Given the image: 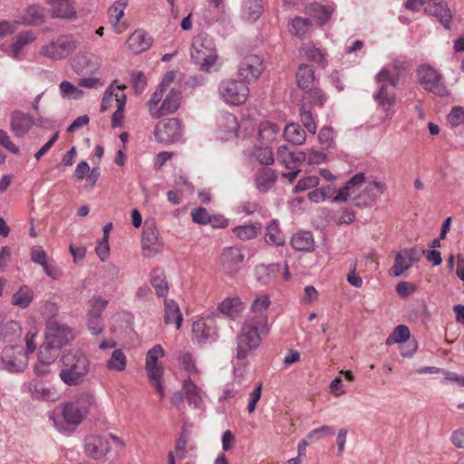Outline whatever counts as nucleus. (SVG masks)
Listing matches in <instances>:
<instances>
[{
    "label": "nucleus",
    "instance_id": "obj_54",
    "mask_svg": "<svg viewBox=\"0 0 464 464\" xmlns=\"http://www.w3.org/2000/svg\"><path fill=\"white\" fill-rule=\"evenodd\" d=\"M319 184V179L316 176H307L298 180L294 188V193H300L306 189L315 188Z\"/></svg>",
    "mask_w": 464,
    "mask_h": 464
},
{
    "label": "nucleus",
    "instance_id": "obj_29",
    "mask_svg": "<svg viewBox=\"0 0 464 464\" xmlns=\"http://www.w3.org/2000/svg\"><path fill=\"white\" fill-rule=\"evenodd\" d=\"M166 96L160 105L162 116L175 112L180 105V92L171 88L167 91Z\"/></svg>",
    "mask_w": 464,
    "mask_h": 464
},
{
    "label": "nucleus",
    "instance_id": "obj_24",
    "mask_svg": "<svg viewBox=\"0 0 464 464\" xmlns=\"http://www.w3.org/2000/svg\"><path fill=\"white\" fill-rule=\"evenodd\" d=\"M277 179L276 171L270 168H261L254 175V183L260 193L268 192Z\"/></svg>",
    "mask_w": 464,
    "mask_h": 464
},
{
    "label": "nucleus",
    "instance_id": "obj_51",
    "mask_svg": "<svg viewBox=\"0 0 464 464\" xmlns=\"http://www.w3.org/2000/svg\"><path fill=\"white\" fill-rule=\"evenodd\" d=\"M412 266V263L408 259L403 251L399 252L395 257L394 265L392 266L393 274L395 276H400L406 270Z\"/></svg>",
    "mask_w": 464,
    "mask_h": 464
},
{
    "label": "nucleus",
    "instance_id": "obj_6",
    "mask_svg": "<svg viewBox=\"0 0 464 464\" xmlns=\"http://www.w3.org/2000/svg\"><path fill=\"white\" fill-rule=\"evenodd\" d=\"M190 55L192 62L199 66L200 71L208 72L218 58L213 40L205 34L195 36Z\"/></svg>",
    "mask_w": 464,
    "mask_h": 464
},
{
    "label": "nucleus",
    "instance_id": "obj_10",
    "mask_svg": "<svg viewBox=\"0 0 464 464\" xmlns=\"http://www.w3.org/2000/svg\"><path fill=\"white\" fill-rule=\"evenodd\" d=\"M182 134V125L177 118H169L158 122L154 130L156 140L164 144L179 141Z\"/></svg>",
    "mask_w": 464,
    "mask_h": 464
},
{
    "label": "nucleus",
    "instance_id": "obj_32",
    "mask_svg": "<svg viewBox=\"0 0 464 464\" xmlns=\"http://www.w3.org/2000/svg\"><path fill=\"white\" fill-rule=\"evenodd\" d=\"M324 192L325 200H330L332 203H342L348 200V181L345 182L339 189L334 186L328 185L321 188Z\"/></svg>",
    "mask_w": 464,
    "mask_h": 464
},
{
    "label": "nucleus",
    "instance_id": "obj_61",
    "mask_svg": "<svg viewBox=\"0 0 464 464\" xmlns=\"http://www.w3.org/2000/svg\"><path fill=\"white\" fill-rule=\"evenodd\" d=\"M191 217L193 222L200 225H207L210 221V215L207 209L202 207L192 209Z\"/></svg>",
    "mask_w": 464,
    "mask_h": 464
},
{
    "label": "nucleus",
    "instance_id": "obj_47",
    "mask_svg": "<svg viewBox=\"0 0 464 464\" xmlns=\"http://www.w3.org/2000/svg\"><path fill=\"white\" fill-rule=\"evenodd\" d=\"M311 26L312 22L310 19L297 16L290 23V32L298 37H302L309 32Z\"/></svg>",
    "mask_w": 464,
    "mask_h": 464
},
{
    "label": "nucleus",
    "instance_id": "obj_11",
    "mask_svg": "<svg viewBox=\"0 0 464 464\" xmlns=\"http://www.w3.org/2000/svg\"><path fill=\"white\" fill-rule=\"evenodd\" d=\"M1 360L4 368L11 372H23L28 365V355L21 346H5Z\"/></svg>",
    "mask_w": 464,
    "mask_h": 464
},
{
    "label": "nucleus",
    "instance_id": "obj_1",
    "mask_svg": "<svg viewBox=\"0 0 464 464\" xmlns=\"http://www.w3.org/2000/svg\"><path fill=\"white\" fill-rule=\"evenodd\" d=\"M270 298L266 295H258L251 305L252 314L249 315L237 336V359L241 361L256 350L261 343V336L269 332L268 319L266 314L270 306Z\"/></svg>",
    "mask_w": 464,
    "mask_h": 464
},
{
    "label": "nucleus",
    "instance_id": "obj_60",
    "mask_svg": "<svg viewBox=\"0 0 464 464\" xmlns=\"http://www.w3.org/2000/svg\"><path fill=\"white\" fill-rule=\"evenodd\" d=\"M237 212L238 214L252 215L262 209L261 206L255 201H244L237 207Z\"/></svg>",
    "mask_w": 464,
    "mask_h": 464
},
{
    "label": "nucleus",
    "instance_id": "obj_4",
    "mask_svg": "<svg viewBox=\"0 0 464 464\" xmlns=\"http://www.w3.org/2000/svg\"><path fill=\"white\" fill-rule=\"evenodd\" d=\"M386 185L382 182H366L364 173L360 172L350 178V206L364 207L371 205L375 200L373 188L381 194L386 190Z\"/></svg>",
    "mask_w": 464,
    "mask_h": 464
},
{
    "label": "nucleus",
    "instance_id": "obj_50",
    "mask_svg": "<svg viewBox=\"0 0 464 464\" xmlns=\"http://www.w3.org/2000/svg\"><path fill=\"white\" fill-rule=\"evenodd\" d=\"M300 117L301 121L303 122L304 126L306 128V130L314 134L317 129L316 122L312 111V109H310L307 105H301L300 108Z\"/></svg>",
    "mask_w": 464,
    "mask_h": 464
},
{
    "label": "nucleus",
    "instance_id": "obj_25",
    "mask_svg": "<svg viewBox=\"0 0 464 464\" xmlns=\"http://www.w3.org/2000/svg\"><path fill=\"white\" fill-rule=\"evenodd\" d=\"M152 37L143 30H136L127 40V46L133 53H140L152 44Z\"/></svg>",
    "mask_w": 464,
    "mask_h": 464
},
{
    "label": "nucleus",
    "instance_id": "obj_22",
    "mask_svg": "<svg viewBox=\"0 0 464 464\" xmlns=\"http://www.w3.org/2000/svg\"><path fill=\"white\" fill-rule=\"evenodd\" d=\"M182 390L188 403L195 409H200L203 405L206 393L190 378L184 380Z\"/></svg>",
    "mask_w": 464,
    "mask_h": 464
},
{
    "label": "nucleus",
    "instance_id": "obj_16",
    "mask_svg": "<svg viewBox=\"0 0 464 464\" xmlns=\"http://www.w3.org/2000/svg\"><path fill=\"white\" fill-rule=\"evenodd\" d=\"M110 450L106 437L91 434L84 439V453L93 459H102Z\"/></svg>",
    "mask_w": 464,
    "mask_h": 464
},
{
    "label": "nucleus",
    "instance_id": "obj_59",
    "mask_svg": "<svg viewBox=\"0 0 464 464\" xmlns=\"http://www.w3.org/2000/svg\"><path fill=\"white\" fill-rule=\"evenodd\" d=\"M293 153L286 145L280 146L277 150V159L286 169L293 168Z\"/></svg>",
    "mask_w": 464,
    "mask_h": 464
},
{
    "label": "nucleus",
    "instance_id": "obj_35",
    "mask_svg": "<svg viewBox=\"0 0 464 464\" xmlns=\"http://www.w3.org/2000/svg\"><path fill=\"white\" fill-rule=\"evenodd\" d=\"M34 296V291L29 286L24 285L12 295L11 303L14 306L24 309L31 304Z\"/></svg>",
    "mask_w": 464,
    "mask_h": 464
},
{
    "label": "nucleus",
    "instance_id": "obj_12",
    "mask_svg": "<svg viewBox=\"0 0 464 464\" xmlns=\"http://www.w3.org/2000/svg\"><path fill=\"white\" fill-rule=\"evenodd\" d=\"M244 255L237 246H228L223 249L220 256L222 270L229 276H236L243 266Z\"/></svg>",
    "mask_w": 464,
    "mask_h": 464
},
{
    "label": "nucleus",
    "instance_id": "obj_43",
    "mask_svg": "<svg viewBox=\"0 0 464 464\" xmlns=\"http://www.w3.org/2000/svg\"><path fill=\"white\" fill-rule=\"evenodd\" d=\"M59 349L53 343L44 340L38 352V361L45 363H53L59 355Z\"/></svg>",
    "mask_w": 464,
    "mask_h": 464
},
{
    "label": "nucleus",
    "instance_id": "obj_33",
    "mask_svg": "<svg viewBox=\"0 0 464 464\" xmlns=\"http://www.w3.org/2000/svg\"><path fill=\"white\" fill-rule=\"evenodd\" d=\"M45 20L44 8L32 5L25 9L22 24L24 25H40Z\"/></svg>",
    "mask_w": 464,
    "mask_h": 464
},
{
    "label": "nucleus",
    "instance_id": "obj_19",
    "mask_svg": "<svg viewBox=\"0 0 464 464\" xmlns=\"http://www.w3.org/2000/svg\"><path fill=\"white\" fill-rule=\"evenodd\" d=\"M24 391L30 393L34 400L39 401H56L58 396L55 390L45 385L38 380H32L23 386Z\"/></svg>",
    "mask_w": 464,
    "mask_h": 464
},
{
    "label": "nucleus",
    "instance_id": "obj_27",
    "mask_svg": "<svg viewBox=\"0 0 464 464\" xmlns=\"http://www.w3.org/2000/svg\"><path fill=\"white\" fill-rule=\"evenodd\" d=\"M291 246L296 251L310 252L314 250V239L310 231L301 230L291 237Z\"/></svg>",
    "mask_w": 464,
    "mask_h": 464
},
{
    "label": "nucleus",
    "instance_id": "obj_30",
    "mask_svg": "<svg viewBox=\"0 0 464 464\" xmlns=\"http://www.w3.org/2000/svg\"><path fill=\"white\" fill-rule=\"evenodd\" d=\"M150 284L154 287L157 296L166 298L169 293V284L165 273L160 268H155L150 273Z\"/></svg>",
    "mask_w": 464,
    "mask_h": 464
},
{
    "label": "nucleus",
    "instance_id": "obj_37",
    "mask_svg": "<svg viewBox=\"0 0 464 464\" xmlns=\"http://www.w3.org/2000/svg\"><path fill=\"white\" fill-rule=\"evenodd\" d=\"M305 131L297 123L287 124L284 130L285 139L295 145H301L305 140Z\"/></svg>",
    "mask_w": 464,
    "mask_h": 464
},
{
    "label": "nucleus",
    "instance_id": "obj_15",
    "mask_svg": "<svg viewBox=\"0 0 464 464\" xmlns=\"http://www.w3.org/2000/svg\"><path fill=\"white\" fill-rule=\"evenodd\" d=\"M142 250L144 255L151 256L159 253L162 248V242L154 222L146 221L142 232Z\"/></svg>",
    "mask_w": 464,
    "mask_h": 464
},
{
    "label": "nucleus",
    "instance_id": "obj_42",
    "mask_svg": "<svg viewBox=\"0 0 464 464\" xmlns=\"http://www.w3.org/2000/svg\"><path fill=\"white\" fill-rule=\"evenodd\" d=\"M219 128L224 132L222 139H229L237 136L238 129V123L235 115L227 113L222 116L221 121L219 122Z\"/></svg>",
    "mask_w": 464,
    "mask_h": 464
},
{
    "label": "nucleus",
    "instance_id": "obj_8",
    "mask_svg": "<svg viewBox=\"0 0 464 464\" xmlns=\"http://www.w3.org/2000/svg\"><path fill=\"white\" fill-rule=\"evenodd\" d=\"M218 93L220 98L227 104L241 105L246 101L249 89L243 80L227 79L220 82Z\"/></svg>",
    "mask_w": 464,
    "mask_h": 464
},
{
    "label": "nucleus",
    "instance_id": "obj_44",
    "mask_svg": "<svg viewBox=\"0 0 464 464\" xmlns=\"http://www.w3.org/2000/svg\"><path fill=\"white\" fill-rule=\"evenodd\" d=\"M106 366L109 370L115 372H122L126 369L127 358L121 349H114Z\"/></svg>",
    "mask_w": 464,
    "mask_h": 464
},
{
    "label": "nucleus",
    "instance_id": "obj_17",
    "mask_svg": "<svg viewBox=\"0 0 464 464\" xmlns=\"http://www.w3.org/2000/svg\"><path fill=\"white\" fill-rule=\"evenodd\" d=\"M11 130L16 137H24L33 125H42V121H34L33 117L21 111H14L11 114Z\"/></svg>",
    "mask_w": 464,
    "mask_h": 464
},
{
    "label": "nucleus",
    "instance_id": "obj_46",
    "mask_svg": "<svg viewBox=\"0 0 464 464\" xmlns=\"http://www.w3.org/2000/svg\"><path fill=\"white\" fill-rule=\"evenodd\" d=\"M166 92V90L158 86L157 90L152 93L150 101L148 102V108L151 117L157 119L162 117V112H160V106H159V103L163 100V96Z\"/></svg>",
    "mask_w": 464,
    "mask_h": 464
},
{
    "label": "nucleus",
    "instance_id": "obj_48",
    "mask_svg": "<svg viewBox=\"0 0 464 464\" xmlns=\"http://www.w3.org/2000/svg\"><path fill=\"white\" fill-rule=\"evenodd\" d=\"M411 333L408 326L400 324L396 326L393 332L386 339V344L392 345L394 343H401L410 338Z\"/></svg>",
    "mask_w": 464,
    "mask_h": 464
},
{
    "label": "nucleus",
    "instance_id": "obj_28",
    "mask_svg": "<svg viewBox=\"0 0 464 464\" xmlns=\"http://www.w3.org/2000/svg\"><path fill=\"white\" fill-rule=\"evenodd\" d=\"M164 322L167 324H175L179 330L183 322V316L179 304L171 299L164 298Z\"/></svg>",
    "mask_w": 464,
    "mask_h": 464
},
{
    "label": "nucleus",
    "instance_id": "obj_49",
    "mask_svg": "<svg viewBox=\"0 0 464 464\" xmlns=\"http://www.w3.org/2000/svg\"><path fill=\"white\" fill-rule=\"evenodd\" d=\"M278 131V126L269 121H265L259 126L258 137L263 142H270L276 139Z\"/></svg>",
    "mask_w": 464,
    "mask_h": 464
},
{
    "label": "nucleus",
    "instance_id": "obj_57",
    "mask_svg": "<svg viewBox=\"0 0 464 464\" xmlns=\"http://www.w3.org/2000/svg\"><path fill=\"white\" fill-rule=\"evenodd\" d=\"M183 368L189 375V378L194 374H198L199 371L196 367L195 361L190 353L181 354L179 358Z\"/></svg>",
    "mask_w": 464,
    "mask_h": 464
},
{
    "label": "nucleus",
    "instance_id": "obj_38",
    "mask_svg": "<svg viewBox=\"0 0 464 464\" xmlns=\"http://www.w3.org/2000/svg\"><path fill=\"white\" fill-rule=\"evenodd\" d=\"M298 86L303 90H309L314 86V72L313 69L306 64H301L296 72Z\"/></svg>",
    "mask_w": 464,
    "mask_h": 464
},
{
    "label": "nucleus",
    "instance_id": "obj_7",
    "mask_svg": "<svg viewBox=\"0 0 464 464\" xmlns=\"http://www.w3.org/2000/svg\"><path fill=\"white\" fill-rule=\"evenodd\" d=\"M420 84L429 92L440 97H446L450 91L443 82L442 74L429 64H422L417 69Z\"/></svg>",
    "mask_w": 464,
    "mask_h": 464
},
{
    "label": "nucleus",
    "instance_id": "obj_34",
    "mask_svg": "<svg viewBox=\"0 0 464 464\" xmlns=\"http://www.w3.org/2000/svg\"><path fill=\"white\" fill-rule=\"evenodd\" d=\"M326 100L327 98L322 90L318 88H311L305 91L302 98L301 105H307L313 110L315 107H323Z\"/></svg>",
    "mask_w": 464,
    "mask_h": 464
},
{
    "label": "nucleus",
    "instance_id": "obj_62",
    "mask_svg": "<svg viewBox=\"0 0 464 464\" xmlns=\"http://www.w3.org/2000/svg\"><path fill=\"white\" fill-rule=\"evenodd\" d=\"M131 83L136 93L142 92L147 84L144 73L142 72H132Z\"/></svg>",
    "mask_w": 464,
    "mask_h": 464
},
{
    "label": "nucleus",
    "instance_id": "obj_36",
    "mask_svg": "<svg viewBox=\"0 0 464 464\" xmlns=\"http://www.w3.org/2000/svg\"><path fill=\"white\" fill-rule=\"evenodd\" d=\"M262 229V225L259 222H254L235 227L233 234L241 240H249L257 237Z\"/></svg>",
    "mask_w": 464,
    "mask_h": 464
},
{
    "label": "nucleus",
    "instance_id": "obj_39",
    "mask_svg": "<svg viewBox=\"0 0 464 464\" xmlns=\"http://www.w3.org/2000/svg\"><path fill=\"white\" fill-rule=\"evenodd\" d=\"M266 242L269 245L283 246L285 242L284 234L279 228L277 220H272L266 227Z\"/></svg>",
    "mask_w": 464,
    "mask_h": 464
},
{
    "label": "nucleus",
    "instance_id": "obj_13",
    "mask_svg": "<svg viewBox=\"0 0 464 464\" xmlns=\"http://www.w3.org/2000/svg\"><path fill=\"white\" fill-rule=\"evenodd\" d=\"M263 71V62L256 54L246 55L238 65V75L245 82L256 81Z\"/></svg>",
    "mask_w": 464,
    "mask_h": 464
},
{
    "label": "nucleus",
    "instance_id": "obj_20",
    "mask_svg": "<svg viewBox=\"0 0 464 464\" xmlns=\"http://www.w3.org/2000/svg\"><path fill=\"white\" fill-rule=\"evenodd\" d=\"M424 11L426 14L435 16L446 29L450 28L452 14L445 1L434 0L432 3H430L425 6Z\"/></svg>",
    "mask_w": 464,
    "mask_h": 464
},
{
    "label": "nucleus",
    "instance_id": "obj_45",
    "mask_svg": "<svg viewBox=\"0 0 464 464\" xmlns=\"http://www.w3.org/2000/svg\"><path fill=\"white\" fill-rule=\"evenodd\" d=\"M34 40L35 36L34 35L32 31L20 33L17 35L15 42L12 44L13 57L16 60H19V55L23 48L25 45L33 43Z\"/></svg>",
    "mask_w": 464,
    "mask_h": 464
},
{
    "label": "nucleus",
    "instance_id": "obj_63",
    "mask_svg": "<svg viewBox=\"0 0 464 464\" xmlns=\"http://www.w3.org/2000/svg\"><path fill=\"white\" fill-rule=\"evenodd\" d=\"M448 118L453 126L464 125V109L460 106L453 107Z\"/></svg>",
    "mask_w": 464,
    "mask_h": 464
},
{
    "label": "nucleus",
    "instance_id": "obj_56",
    "mask_svg": "<svg viewBox=\"0 0 464 464\" xmlns=\"http://www.w3.org/2000/svg\"><path fill=\"white\" fill-rule=\"evenodd\" d=\"M254 156L262 165H271L274 162L273 152L268 147L256 149Z\"/></svg>",
    "mask_w": 464,
    "mask_h": 464
},
{
    "label": "nucleus",
    "instance_id": "obj_64",
    "mask_svg": "<svg viewBox=\"0 0 464 464\" xmlns=\"http://www.w3.org/2000/svg\"><path fill=\"white\" fill-rule=\"evenodd\" d=\"M326 156L324 152L315 150H309L307 151V163L310 165H319L324 162Z\"/></svg>",
    "mask_w": 464,
    "mask_h": 464
},
{
    "label": "nucleus",
    "instance_id": "obj_5",
    "mask_svg": "<svg viewBox=\"0 0 464 464\" xmlns=\"http://www.w3.org/2000/svg\"><path fill=\"white\" fill-rule=\"evenodd\" d=\"M375 81L380 83L378 92L374 94L378 108L384 112V120L392 117L394 111L392 110L395 104L394 88L398 84L399 78L391 75L390 72L382 68L375 76Z\"/></svg>",
    "mask_w": 464,
    "mask_h": 464
},
{
    "label": "nucleus",
    "instance_id": "obj_55",
    "mask_svg": "<svg viewBox=\"0 0 464 464\" xmlns=\"http://www.w3.org/2000/svg\"><path fill=\"white\" fill-rule=\"evenodd\" d=\"M305 55L308 59L315 62L322 67L326 65L325 53L319 48L314 46H308L305 49Z\"/></svg>",
    "mask_w": 464,
    "mask_h": 464
},
{
    "label": "nucleus",
    "instance_id": "obj_14",
    "mask_svg": "<svg viewBox=\"0 0 464 464\" xmlns=\"http://www.w3.org/2000/svg\"><path fill=\"white\" fill-rule=\"evenodd\" d=\"M72 339L73 334L68 326L60 324L56 321H48L45 340L53 343L56 348L61 350L63 346L68 344Z\"/></svg>",
    "mask_w": 464,
    "mask_h": 464
},
{
    "label": "nucleus",
    "instance_id": "obj_40",
    "mask_svg": "<svg viewBox=\"0 0 464 464\" xmlns=\"http://www.w3.org/2000/svg\"><path fill=\"white\" fill-rule=\"evenodd\" d=\"M218 309L222 314L234 319L243 311L244 305L238 297H229L219 304Z\"/></svg>",
    "mask_w": 464,
    "mask_h": 464
},
{
    "label": "nucleus",
    "instance_id": "obj_3",
    "mask_svg": "<svg viewBox=\"0 0 464 464\" xmlns=\"http://www.w3.org/2000/svg\"><path fill=\"white\" fill-rule=\"evenodd\" d=\"M61 380L69 386L82 383L90 371V361L79 350H70L61 358Z\"/></svg>",
    "mask_w": 464,
    "mask_h": 464
},
{
    "label": "nucleus",
    "instance_id": "obj_23",
    "mask_svg": "<svg viewBox=\"0 0 464 464\" xmlns=\"http://www.w3.org/2000/svg\"><path fill=\"white\" fill-rule=\"evenodd\" d=\"M164 354L165 352L160 344L154 345L148 351L145 366L150 379H158L162 377L163 370L158 366L157 362L159 358L163 357Z\"/></svg>",
    "mask_w": 464,
    "mask_h": 464
},
{
    "label": "nucleus",
    "instance_id": "obj_21",
    "mask_svg": "<svg viewBox=\"0 0 464 464\" xmlns=\"http://www.w3.org/2000/svg\"><path fill=\"white\" fill-rule=\"evenodd\" d=\"M194 339L198 343L202 344L209 340H213L216 335V329L212 319H199L194 322L192 325Z\"/></svg>",
    "mask_w": 464,
    "mask_h": 464
},
{
    "label": "nucleus",
    "instance_id": "obj_41",
    "mask_svg": "<svg viewBox=\"0 0 464 464\" xmlns=\"http://www.w3.org/2000/svg\"><path fill=\"white\" fill-rule=\"evenodd\" d=\"M308 13L317 24H324L329 20L333 8L328 5L314 3L308 7Z\"/></svg>",
    "mask_w": 464,
    "mask_h": 464
},
{
    "label": "nucleus",
    "instance_id": "obj_26",
    "mask_svg": "<svg viewBox=\"0 0 464 464\" xmlns=\"http://www.w3.org/2000/svg\"><path fill=\"white\" fill-rule=\"evenodd\" d=\"M263 11L262 0H243L241 18L248 23H254L261 16Z\"/></svg>",
    "mask_w": 464,
    "mask_h": 464
},
{
    "label": "nucleus",
    "instance_id": "obj_18",
    "mask_svg": "<svg viewBox=\"0 0 464 464\" xmlns=\"http://www.w3.org/2000/svg\"><path fill=\"white\" fill-rule=\"evenodd\" d=\"M51 7L52 17L74 21L78 18V12L74 6V0H46Z\"/></svg>",
    "mask_w": 464,
    "mask_h": 464
},
{
    "label": "nucleus",
    "instance_id": "obj_2",
    "mask_svg": "<svg viewBox=\"0 0 464 464\" xmlns=\"http://www.w3.org/2000/svg\"><path fill=\"white\" fill-rule=\"evenodd\" d=\"M94 403L90 393H82L72 400L63 403L61 408L62 420L53 418V425L63 433H71L84 420Z\"/></svg>",
    "mask_w": 464,
    "mask_h": 464
},
{
    "label": "nucleus",
    "instance_id": "obj_9",
    "mask_svg": "<svg viewBox=\"0 0 464 464\" xmlns=\"http://www.w3.org/2000/svg\"><path fill=\"white\" fill-rule=\"evenodd\" d=\"M76 46V41L72 35H60L44 44L40 51V54L52 60H62L72 53Z\"/></svg>",
    "mask_w": 464,
    "mask_h": 464
},
{
    "label": "nucleus",
    "instance_id": "obj_53",
    "mask_svg": "<svg viewBox=\"0 0 464 464\" xmlns=\"http://www.w3.org/2000/svg\"><path fill=\"white\" fill-rule=\"evenodd\" d=\"M108 304V301L102 297L92 300V309L88 313V318L102 319V314Z\"/></svg>",
    "mask_w": 464,
    "mask_h": 464
},
{
    "label": "nucleus",
    "instance_id": "obj_52",
    "mask_svg": "<svg viewBox=\"0 0 464 464\" xmlns=\"http://www.w3.org/2000/svg\"><path fill=\"white\" fill-rule=\"evenodd\" d=\"M60 92L63 97L78 100L82 97L83 92L78 89L68 81H63L60 83Z\"/></svg>",
    "mask_w": 464,
    "mask_h": 464
},
{
    "label": "nucleus",
    "instance_id": "obj_58",
    "mask_svg": "<svg viewBox=\"0 0 464 464\" xmlns=\"http://www.w3.org/2000/svg\"><path fill=\"white\" fill-rule=\"evenodd\" d=\"M334 432V431L332 427L324 425L320 428L311 430L306 437L310 442H314L321 440L324 436L333 435Z\"/></svg>",
    "mask_w": 464,
    "mask_h": 464
},
{
    "label": "nucleus",
    "instance_id": "obj_31",
    "mask_svg": "<svg viewBox=\"0 0 464 464\" xmlns=\"http://www.w3.org/2000/svg\"><path fill=\"white\" fill-rule=\"evenodd\" d=\"M22 328L16 321H7L0 324V342H13L21 335Z\"/></svg>",
    "mask_w": 464,
    "mask_h": 464
}]
</instances>
